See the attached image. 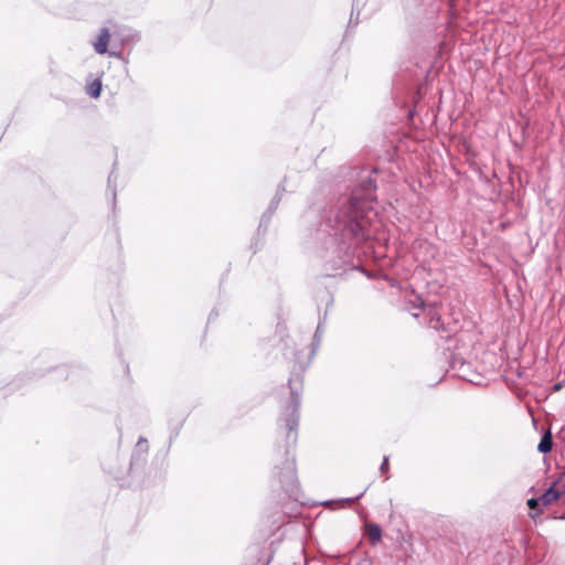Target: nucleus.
Listing matches in <instances>:
<instances>
[{
    "mask_svg": "<svg viewBox=\"0 0 565 565\" xmlns=\"http://www.w3.org/2000/svg\"><path fill=\"white\" fill-rule=\"evenodd\" d=\"M376 189L372 171L353 169L350 172L349 191L322 212L320 226L326 237L359 247L370 239V225L376 216Z\"/></svg>",
    "mask_w": 565,
    "mask_h": 565,
    "instance_id": "f257e3e1",
    "label": "nucleus"
},
{
    "mask_svg": "<svg viewBox=\"0 0 565 565\" xmlns=\"http://www.w3.org/2000/svg\"><path fill=\"white\" fill-rule=\"evenodd\" d=\"M290 396L282 406L277 420L278 430L284 435V445L278 444L274 450L273 475L281 486L286 495L294 501L299 500L300 486L297 477L295 447L298 440L302 380H288Z\"/></svg>",
    "mask_w": 565,
    "mask_h": 565,
    "instance_id": "f03ea898",
    "label": "nucleus"
},
{
    "mask_svg": "<svg viewBox=\"0 0 565 565\" xmlns=\"http://www.w3.org/2000/svg\"><path fill=\"white\" fill-rule=\"evenodd\" d=\"M358 248L359 246L324 237L317 248V257L321 263L324 276L337 277L348 270H360L366 274L360 259L355 260Z\"/></svg>",
    "mask_w": 565,
    "mask_h": 565,
    "instance_id": "7ed1b4c3",
    "label": "nucleus"
},
{
    "mask_svg": "<svg viewBox=\"0 0 565 565\" xmlns=\"http://www.w3.org/2000/svg\"><path fill=\"white\" fill-rule=\"evenodd\" d=\"M409 303L415 308L424 309L428 327L436 330L441 331L445 334H441L440 338L445 339L447 342L452 341V333L455 332L450 324H446L440 317V313L437 311L435 305H427L422 295L414 294L413 299H409Z\"/></svg>",
    "mask_w": 565,
    "mask_h": 565,
    "instance_id": "20e7f679",
    "label": "nucleus"
},
{
    "mask_svg": "<svg viewBox=\"0 0 565 565\" xmlns=\"http://www.w3.org/2000/svg\"><path fill=\"white\" fill-rule=\"evenodd\" d=\"M285 192H286L285 185L282 183H280L278 185L277 191H276L274 198L271 199L267 210L263 213V215L260 217L258 231L263 227L266 231V228L270 222V218L274 215V213L276 212Z\"/></svg>",
    "mask_w": 565,
    "mask_h": 565,
    "instance_id": "39448f33",
    "label": "nucleus"
},
{
    "mask_svg": "<svg viewBox=\"0 0 565 565\" xmlns=\"http://www.w3.org/2000/svg\"><path fill=\"white\" fill-rule=\"evenodd\" d=\"M185 422V416L180 414L178 416H170L168 419V428L170 431L169 443L171 444L180 434L183 424Z\"/></svg>",
    "mask_w": 565,
    "mask_h": 565,
    "instance_id": "423d86ee",
    "label": "nucleus"
},
{
    "mask_svg": "<svg viewBox=\"0 0 565 565\" xmlns=\"http://www.w3.org/2000/svg\"><path fill=\"white\" fill-rule=\"evenodd\" d=\"M557 480L554 481L541 495L540 500L543 507H547L561 498L559 489L556 488Z\"/></svg>",
    "mask_w": 565,
    "mask_h": 565,
    "instance_id": "0eeeda50",
    "label": "nucleus"
},
{
    "mask_svg": "<svg viewBox=\"0 0 565 565\" xmlns=\"http://www.w3.org/2000/svg\"><path fill=\"white\" fill-rule=\"evenodd\" d=\"M110 39V33L107 28H102L99 30V35L96 42H94V49L98 54L107 53V46Z\"/></svg>",
    "mask_w": 565,
    "mask_h": 565,
    "instance_id": "6e6552de",
    "label": "nucleus"
},
{
    "mask_svg": "<svg viewBox=\"0 0 565 565\" xmlns=\"http://www.w3.org/2000/svg\"><path fill=\"white\" fill-rule=\"evenodd\" d=\"M365 534L372 545H376L382 540V529L376 523H367Z\"/></svg>",
    "mask_w": 565,
    "mask_h": 565,
    "instance_id": "1a4fd4ad",
    "label": "nucleus"
},
{
    "mask_svg": "<svg viewBox=\"0 0 565 565\" xmlns=\"http://www.w3.org/2000/svg\"><path fill=\"white\" fill-rule=\"evenodd\" d=\"M450 367L459 372V375L462 379H467L466 370L469 369V363H467L462 358L457 356L455 354L450 355Z\"/></svg>",
    "mask_w": 565,
    "mask_h": 565,
    "instance_id": "9d476101",
    "label": "nucleus"
},
{
    "mask_svg": "<svg viewBox=\"0 0 565 565\" xmlns=\"http://www.w3.org/2000/svg\"><path fill=\"white\" fill-rule=\"evenodd\" d=\"M553 448V437L551 431H546L542 435L541 440L537 445V451L541 454H547Z\"/></svg>",
    "mask_w": 565,
    "mask_h": 565,
    "instance_id": "9b49d317",
    "label": "nucleus"
},
{
    "mask_svg": "<svg viewBox=\"0 0 565 565\" xmlns=\"http://www.w3.org/2000/svg\"><path fill=\"white\" fill-rule=\"evenodd\" d=\"M87 93L93 98H98L102 94V82L96 78L88 87Z\"/></svg>",
    "mask_w": 565,
    "mask_h": 565,
    "instance_id": "f8f14e48",
    "label": "nucleus"
},
{
    "mask_svg": "<svg viewBox=\"0 0 565 565\" xmlns=\"http://www.w3.org/2000/svg\"><path fill=\"white\" fill-rule=\"evenodd\" d=\"M117 179V175L115 174V171L113 170L109 175H108V189L111 191V196H113V200H111V203H113V209H115L116 206V184H115V181Z\"/></svg>",
    "mask_w": 565,
    "mask_h": 565,
    "instance_id": "ddd939ff",
    "label": "nucleus"
},
{
    "mask_svg": "<svg viewBox=\"0 0 565 565\" xmlns=\"http://www.w3.org/2000/svg\"><path fill=\"white\" fill-rule=\"evenodd\" d=\"M148 450H149V445H148L147 438L140 436L137 441V445H136V452L140 451L142 454H147Z\"/></svg>",
    "mask_w": 565,
    "mask_h": 565,
    "instance_id": "4468645a",
    "label": "nucleus"
},
{
    "mask_svg": "<svg viewBox=\"0 0 565 565\" xmlns=\"http://www.w3.org/2000/svg\"><path fill=\"white\" fill-rule=\"evenodd\" d=\"M527 505H529L530 510L536 511L537 513H540L541 508H543L540 497L529 499Z\"/></svg>",
    "mask_w": 565,
    "mask_h": 565,
    "instance_id": "2eb2a0df",
    "label": "nucleus"
},
{
    "mask_svg": "<svg viewBox=\"0 0 565 565\" xmlns=\"http://www.w3.org/2000/svg\"><path fill=\"white\" fill-rule=\"evenodd\" d=\"M140 40V34L139 33H130L129 35H127L125 39H122V42L124 43H137L138 41Z\"/></svg>",
    "mask_w": 565,
    "mask_h": 565,
    "instance_id": "dca6fc26",
    "label": "nucleus"
},
{
    "mask_svg": "<svg viewBox=\"0 0 565 565\" xmlns=\"http://www.w3.org/2000/svg\"><path fill=\"white\" fill-rule=\"evenodd\" d=\"M388 468H390V465H388V457H386V456H385V457L383 458V461H382L381 466H380V471H381V472H387V471H388Z\"/></svg>",
    "mask_w": 565,
    "mask_h": 565,
    "instance_id": "f3484780",
    "label": "nucleus"
},
{
    "mask_svg": "<svg viewBox=\"0 0 565 565\" xmlns=\"http://www.w3.org/2000/svg\"><path fill=\"white\" fill-rule=\"evenodd\" d=\"M364 493H365V491L361 492L359 495H356L354 498H345L342 500V502H345V503L355 502V501L360 500L364 495Z\"/></svg>",
    "mask_w": 565,
    "mask_h": 565,
    "instance_id": "a211bd4d",
    "label": "nucleus"
},
{
    "mask_svg": "<svg viewBox=\"0 0 565 565\" xmlns=\"http://www.w3.org/2000/svg\"><path fill=\"white\" fill-rule=\"evenodd\" d=\"M321 331H322V323L319 322L318 326H317L316 332H315V340L319 341V337L321 334Z\"/></svg>",
    "mask_w": 565,
    "mask_h": 565,
    "instance_id": "6ab92c4d",
    "label": "nucleus"
},
{
    "mask_svg": "<svg viewBox=\"0 0 565 565\" xmlns=\"http://www.w3.org/2000/svg\"><path fill=\"white\" fill-rule=\"evenodd\" d=\"M358 565H372V562H371V559L365 558V559H362L360 563H358Z\"/></svg>",
    "mask_w": 565,
    "mask_h": 565,
    "instance_id": "aec40b11",
    "label": "nucleus"
},
{
    "mask_svg": "<svg viewBox=\"0 0 565 565\" xmlns=\"http://www.w3.org/2000/svg\"><path fill=\"white\" fill-rule=\"evenodd\" d=\"M110 55L116 56V57H120L121 56V52L117 53V52L113 51V52H110Z\"/></svg>",
    "mask_w": 565,
    "mask_h": 565,
    "instance_id": "412c9836",
    "label": "nucleus"
},
{
    "mask_svg": "<svg viewBox=\"0 0 565 565\" xmlns=\"http://www.w3.org/2000/svg\"><path fill=\"white\" fill-rule=\"evenodd\" d=\"M561 497L565 495V483L562 486V489H559Z\"/></svg>",
    "mask_w": 565,
    "mask_h": 565,
    "instance_id": "4be33fe9",
    "label": "nucleus"
},
{
    "mask_svg": "<svg viewBox=\"0 0 565 565\" xmlns=\"http://www.w3.org/2000/svg\"><path fill=\"white\" fill-rule=\"evenodd\" d=\"M559 388H561V384H555V385H554V390H555V391H557V390H559Z\"/></svg>",
    "mask_w": 565,
    "mask_h": 565,
    "instance_id": "5701e85b",
    "label": "nucleus"
},
{
    "mask_svg": "<svg viewBox=\"0 0 565 565\" xmlns=\"http://www.w3.org/2000/svg\"><path fill=\"white\" fill-rule=\"evenodd\" d=\"M352 15H353V12L351 13V18H350V22H349V24H351V23H352V21H353Z\"/></svg>",
    "mask_w": 565,
    "mask_h": 565,
    "instance_id": "b1692460",
    "label": "nucleus"
},
{
    "mask_svg": "<svg viewBox=\"0 0 565 565\" xmlns=\"http://www.w3.org/2000/svg\"><path fill=\"white\" fill-rule=\"evenodd\" d=\"M213 315H214V311L210 312V318H209V320H211V318L213 317Z\"/></svg>",
    "mask_w": 565,
    "mask_h": 565,
    "instance_id": "393cba45",
    "label": "nucleus"
},
{
    "mask_svg": "<svg viewBox=\"0 0 565 565\" xmlns=\"http://www.w3.org/2000/svg\"><path fill=\"white\" fill-rule=\"evenodd\" d=\"M558 519H561V520H565V514H564V515H562V516H559Z\"/></svg>",
    "mask_w": 565,
    "mask_h": 565,
    "instance_id": "a878e982",
    "label": "nucleus"
}]
</instances>
